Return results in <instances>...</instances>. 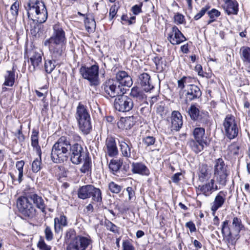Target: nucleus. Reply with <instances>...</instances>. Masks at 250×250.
Masks as SVG:
<instances>
[{
	"label": "nucleus",
	"instance_id": "nucleus-1",
	"mask_svg": "<svg viewBox=\"0 0 250 250\" xmlns=\"http://www.w3.org/2000/svg\"><path fill=\"white\" fill-rule=\"evenodd\" d=\"M69 155L72 163L79 165L89 153L86 146L78 143L72 144L66 137L61 136L52 147L51 160L54 163H62L67 161Z\"/></svg>",
	"mask_w": 250,
	"mask_h": 250
},
{
	"label": "nucleus",
	"instance_id": "nucleus-2",
	"mask_svg": "<svg viewBox=\"0 0 250 250\" xmlns=\"http://www.w3.org/2000/svg\"><path fill=\"white\" fill-rule=\"evenodd\" d=\"M66 42L65 33L62 26L59 23H57L53 26L52 34L44 42L43 44L48 47L49 50L64 54Z\"/></svg>",
	"mask_w": 250,
	"mask_h": 250
},
{
	"label": "nucleus",
	"instance_id": "nucleus-3",
	"mask_svg": "<svg viewBox=\"0 0 250 250\" xmlns=\"http://www.w3.org/2000/svg\"><path fill=\"white\" fill-rule=\"evenodd\" d=\"M65 242L67 245L66 250H86L92 246V240L88 235H77L73 229H69L65 235Z\"/></svg>",
	"mask_w": 250,
	"mask_h": 250
},
{
	"label": "nucleus",
	"instance_id": "nucleus-4",
	"mask_svg": "<svg viewBox=\"0 0 250 250\" xmlns=\"http://www.w3.org/2000/svg\"><path fill=\"white\" fill-rule=\"evenodd\" d=\"M243 228L241 220H226L223 222L222 232L223 239L228 245L235 244L237 236Z\"/></svg>",
	"mask_w": 250,
	"mask_h": 250
},
{
	"label": "nucleus",
	"instance_id": "nucleus-5",
	"mask_svg": "<svg viewBox=\"0 0 250 250\" xmlns=\"http://www.w3.org/2000/svg\"><path fill=\"white\" fill-rule=\"evenodd\" d=\"M75 118L79 130L84 135L89 134L92 129L90 115L87 107L79 103L76 108Z\"/></svg>",
	"mask_w": 250,
	"mask_h": 250
},
{
	"label": "nucleus",
	"instance_id": "nucleus-6",
	"mask_svg": "<svg viewBox=\"0 0 250 250\" xmlns=\"http://www.w3.org/2000/svg\"><path fill=\"white\" fill-rule=\"evenodd\" d=\"M213 164V179L220 187H225L227 185L229 175L228 167L222 158L215 159Z\"/></svg>",
	"mask_w": 250,
	"mask_h": 250
},
{
	"label": "nucleus",
	"instance_id": "nucleus-7",
	"mask_svg": "<svg viewBox=\"0 0 250 250\" xmlns=\"http://www.w3.org/2000/svg\"><path fill=\"white\" fill-rule=\"evenodd\" d=\"M188 115L190 119L199 126H208L210 125L208 113L204 110H200L195 104H191L188 109Z\"/></svg>",
	"mask_w": 250,
	"mask_h": 250
},
{
	"label": "nucleus",
	"instance_id": "nucleus-8",
	"mask_svg": "<svg viewBox=\"0 0 250 250\" xmlns=\"http://www.w3.org/2000/svg\"><path fill=\"white\" fill-rule=\"evenodd\" d=\"M102 95L109 99L118 96L120 94H124L126 89L117 85V82L114 79H109L103 83L101 86Z\"/></svg>",
	"mask_w": 250,
	"mask_h": 250
},
{
	"label": "nucleus",
	"instance_id": "nucleus-9",
	"mask_svg": "<svg viewBox=\"0 0 250 250\" xmlns=\"http://www.w3.org/2000/svg\"><path fill=\"white\" fill-rule=\"evenodd\" d=\"M79 72L82 77L89 82L91 86H97L100 84L99 66L97 63L90 67L83 65L80 67Z\"/></svg>",
	"mask_w": 250,
	"mask_h": 250
},
{
	"label": "nucleus",
	"instance_id": "nucleus-10",
	"mask_svg": "<svg viewBox=\"0 0 250 250\" xmlns=\"http://www.w3.org/2000/svg\"><path fill=\"white\" fill-rule=\"evenodd\" d=\"M17 206L19 212L24 216L32 218L36 213V209L26 196L18 198Z\"/></svg>",
	"mask_w": 250,
	"mask_h": 250
},
{
	"label": "nucleus",
	"instance_id": "nucleus-11",
	"mask_svg": "<svg viewBox=\"0 0 250 250\" xmlns=\"http://www.w3.org/2000/svg\"><path fill=\"white\" fill-rule=\"evenodd\" d=\"M226 136L229 140L235 138L238 134V127L235 118L231 115H227L223 122Z\"/></svg>",
	"mask_w": 250,
	"mask_h": 250
},
{
	"label": "nucleus",
	"instance_id": "nucleus-12",
	"mask_svg": "<svg viewBox=\"0 0 250 250\" xmlns=\"http://www.w3.org/2000/svg\"><path fill=\"white\" fill-rule=\"evenodd\" d=\"M51 59L45 60L44 66L45 72L50 74L56 66L60 67L63 63L64 54L52 50H49Z\"/></svg>",
	"mask_w": 250,
	"mask_h": 250
},
{
	"label": "nucleus",
	"instance_id": "nucleus-13",
	"mask_svg": "<svg viewBox=\"0 0 250 250\" xmlns=\"http://www.w3.org/2000/svg\"><path fill=\"white\" fill-rule=\"evenodd\" d=\"M114 106L120 112H128L132 109L134 103L131 98L122 93L115 98Z\"/></svg>",
	"mask_w": 250,
	"mask_h": 250
},
{
	"label": "nucleus",
	"instance_id": "nucleus-14",
	"mask_svg": "<svg viewBox=\"0 0 250 250\" xmlns=\"http://www.w3.org/2000/svg\"><path fill=\"white\" fill-rule=\"evenodd\" d=\"M185 102L188 103L200 99L202 94L200 88L197 85L189 84L184 90Z\"/></svg>",
	"mask_w": 250,
	"mask_h": 250
},
{
	"label": "nucleus",
	"instance_id": "nucleus-15",
	"mask_svg": "<svg viewBox=\"0 0 250 250\" xmlns=\"http://www.w3.org/2000/svg\"><path fill=\"white\" fill-rule=\"evenodd\" d=\"M215 182H216L215 180L212 179L209 182L203 185H199L198 187V190L201 193H198V196L204 195L206 197H209L213 191L224 188L220 187V186L218 187L217 185H215Z\"/></svg>",
	"mask_w": 250,
	"mask_h": 250
},
{
	"label": "nucleus",
	"instance_id": "nucleus-16",
	"mask_svg": "<svg viewBox=\"0 0 250 250\" xmlns=\"http://www.w3.org/2000/svg\"><path fill=\"white\" fill-rule=\"evenodd\" d=\"M167 39L173 45L180 44L187 40L176 26L172 27V31L168 34Z\"/></svg>",
	"mask_w": 250,
	"mask_h": 250
},
{
	"label": "nucleus",
	"instance_id": "nucleus-17",
	"mask_svg": "<svg viewBox=\"0 0 250 250\" xmlns=\"http://www.w3.org/2000/svg\"><path fill=\"white\" fill-rule=\"evenodd\" d=\"M115 81L117 84L122 87L123 86L130 87L133 84L132 78L125 71H119L116 74Z\"/></svg>",
	"mask_w": 250,
	"mask_h": 250
},
{
	"label": "nucleus",
	"instance_id": "nucleus-18",
	"mask_svg": "<svg viewBox=\"0 0 250 250\" xmlns=\"http://www.w3.org/2000/svg\"><path fill=\"white\" fill-rule=\"evenodd\" d=\"M227 194L228 192L227 191L221 190L216 195L214 201L211 204V210L213 213L223 206L225 202Z\"/></svg>",
	"mask_w": 250,
	"mask_h": 250
},
{
	"label": "nucleus",
	"instance_id": "nucleus-19",
	"mask_svg": "<svg viewBox=\"0 0 250 250\" xmlns=\"http://www.w3.org/2000/svg\"><path fill=\"white\" fill-rule=\"evenodd\" d=\"M44 6L45 5L42 0H29L25 6L28 18H30L31 14H33L34 12H39V9Z\"/></svg>",
	"mask_w": 250,
	"mask_h": 250
},
{
	"label": "nucleus",
	"instance_id": "nucleus-20",
	"mask_svg": "<svg viewBox=\"0 0 250 250\" xmlns=\"http://www.w3.org/2000/svg\"><path fill=\"white\" fill-rule=\"evenodd\" d=\"M139 81L142 88L146 92H150L154 88L150 76L146 73H143L139 76Z\"/></svg>",
	"mask_w": 250,
	"mask_h": 250
},
{
	"label": "nucleus",
	"instance_id": "nucleus-21",
	"mask_svg": "<svg viewBox=\"0 0 250 250\" xmlns=\"http://www.w3.org/2000/svg\"><path fill=\"white\" fill-rule=\"evenodd\" d=\"M26 195L31 202L32 201L37 208L41 209L42 212L45 213L46 205L43 199L41 196L36 193H30Z\"/></svg>",
	"mask_w": 250,
	"mask_h": 250
},
{
	"label": "nucleus",
	"instance_id": "nucleus-22",
	"mask_svg": "<svg viewBox=\"0 0 250 250\" xmlns=\"http://www.w3.org/2000/svg\"><path fill=\"white\" fill-rule=\"evenodd\" d=\"M240 56L246 70L250 73V47L245 46L241 47Z\"/></svg>",
	"mask_w": 250,
	"mask_h": 250
},
{
	"label": "nucleus",
	"instance_id": "nucleus-23",
	"mask_svg": "<svg viewBox=\"0 0 250 250\" xmlns=\"http://www.w3.org/2000/svg\"><path fill=\"white\" fill-rule=\"evenodd\" d=\"M24 58H27L28 60H30L31 65L29 66V69L31 71H34L37 69L42 62V56L40 53L33 52V54L29 58L27 54L25 53L24 54Z\"/></svg>",
	"mask_w": 250,
	"mask_h": 250
},
{
	"label": "nucleus",
	"instance_id": "nucleus-24",
	"mask_svg": "<svg viewBox=\"0 0 250 250\" xmlns=\"http://www.w3.org/2000/svg\"><path fill=\"white\" fill-rule=\"evenodd\" d=\"M107 153L109 157H114L118 154V150L115 138L108 137L105 141Z\"/></svg>",
	"mask_w": 250,
	"mask_h": 250
},
{
	"label": "nucleus",
	"instance_id": "nucleus-25",
	"mask_svg": "<svg viewBox=\"0 0 250 250\" xmlns=\"http://www.w3.org/2000/svg\"><path fill=\"white\" fill-rule=\"evenodd\" d=\"M131 167V171L133 173L146 176L150 174V171L148 167L142 162H133Z\"/></svg>",
	"mask_w": 250,
	"mask_h": 250
},
{
	"label": "nucleus",
	"instance_id": "nucleus-26",
	"mask_svg": "<svg viewBox=\"0 0 250 250\" xmlns=\"http://www.w3.org/2000/svg\"><path fill=\"white\" fill-rule=\"evenodd\" d=\"M224 9L228 15H237L238 12V3L235 0H226Z\"/></svg>",
	"mask_w": 250,
	"mask_h": 250
},
{
	"label": "nucleus",
	"instance_id": "nucleus-27",
	"mask_svg": "<svg viewBox=\"0 0 250 250\" xmlns=\"http://www.w3.org/2000/svg\"><path fill=\"white\" fill-rule=\"evenodd\" d=\"M171 124L173 129L178 131L183 125L182 116L178 111H173L171 113Z\"/></svg>",
	"mask_w": 250,
	"mask_h": 250
},
{
	"label": "nucleus",
	"instance_id": "nucleus-28",
	"mask_svg": "<svg viewBox=\"0 0 250 250\" xmlns=\"http://www.w3.org/2000/svg\"><path fill=\"white\" fill-rule=\"evenodd\" d=\"M126 141L125 142V140L119 141V146L123 156L126 158H130L132 146L129 140Z\"/></svg>",
	"mask_w": 250,
	"mask_h": 250
},
{
	"label": "nucleus",
	"instance_id": "nucleus-29",
	"mask_svg": "<svg viewBox=\"0 0 250 250\" xmlns=\"http://www.w3.org/2000/svg\"><path fill=\"white\" fill-rule=\"evenodd\" d=\"M211 176V173L207 164H202L199 168V180L202 183L207 181Z\"/></svg>",
	"mask_w": 250,
	"mask_h": 250
},
{
	"label": "nucleus",
	"instance_id": "nucleus-30",
	"mask_svg": "<svg viewBox=\"0 0 250 250\" xmlns=\"http://www.w3.org/2000/svg\"><path fill=\"white\" fill-rule=\"evenodd\" d=\"M93 186L86 185L80 187L77 190L78 198L82 200L89 198Z\"/></svg>",
	"mask_w": 250,
	"mask_h": 250
},
{
	"label": "nucleus",
	"instance_id": "nucleus-31",
	"mask_svg": "<svg viewBox=\"0 0 250 250\" xmlns=\"http://www.w3.org/2000/svg\"><path fill=\"white\" fill-rule=\"evenodd\" d=\"M188 144L191 150L196 154L202 151L204 149L205 146L208 145V142L193 139L189 141Z\"/></svg>",
	"mask_w": 250,
	"mask_h": 250
},
{
	"label": "nucleus",
	"instance_id": "nucleus-32",
	"mask_svg": "<svg viewBox=\"0 0 250 250\" xmlns=\"http://www.w3.org/2000/svg\"><path fill=\"white\" fill-rule=\"evenodd\" d=\"M205 127H197L193 129L194 140L207 142V137L205 136Z\"/></svg>",
	"mask_w": 250,
	"mask_h": 250
},
{
	"label": "nucleus",
	"instance_id": "nucleus-33",
	"mask_svg": "<svg viewBox=\"0 0 250 250\" xmlns=\"http://www.w3.org/2000/svg\"><path fill=\"white\" fill-rule=\"evenodd\" d=\"M35 13L37 15L36 19H32L33 22H37L42 24L46 21L48 18V12L46 6L39 9V12H37V11H36Z\"/></svg>",
	"mask_w": 250,
	"mask_h": 250
},
{
	"label": "nucleus",
	"instance_id": "nucleus-34",
	"mask_svg": "<svg viewBox=\"0 0 250 250\" xmlns=\"http://www.w3.org/2000/svg\"><path fill=\"white\" fill-rule=\"evenodd\" d=\"M92 198L93 202L101 203L102 202L103 197L101 189L93 186L90 198Z\"/></svg>",
	"mask_w": 250,
	"mask_h": 250
},
{
	"label": "nucleus",
	"instance_id": "nucleus-35",
	"mask_svg": "<svg viewBox=\"0 0 250 250\" xmlns=\"http://www.w3.org/2000/svg\"><path fill=\"white\" fill-rule=\"evenodd\" d=\"M84 23L87 32H90L95 31L96 25L95 19L92 15H91L90 18L86 16L84 19Z\"/></svg>",
	"mask_w": 250,
	"mask_h": 250
},
{
	"label": "nucleus",
	"instance_id": "nucleus-36",
	"mask_svg": "<svg viewBox=\"0 0 250 250\" xmlns=\"http://www.w3.org/2000/svg\"><path fill=\"white\" fill-rule=\"evenodd\" d=\"M7 75H5L3 84L6 86H12L15 83V74L14 67L12 71H7Z\"/></svg>",
	"mask_w": 250,
	"mask_h": 250
},
{
	"label": "nucleus",
	"instance_id": "nucleus-37",
	"mask_svg": "<svg viewBox=\"0 0 250 250\" xmlns=\"http://www.w3.org/2000/svg\"><path fill=\"white\" fill-rule=\"evenodd\" d=\"M123 165V161L120 160L112 159L109 164V168L113 174L117 172Z\"/></svg>",
	"mask_w": 250,
	"mask_h": 250
},
{
	"label": "nucleus",
	"instance_id": "nucleus-38",
	"mask_svg": "<svg viewBox=\"0 0 250 250\" xmlns=\"http://www.w3.org/2000/svg\"><path fill=\"white\" fill-rule=\"evenodd\" d=\"M84 163L80 169L81 172L85 173L91 169V162L89 155L83 159Z\"/></svg>",
	"mask_w": 250,
	"mask_h": 250
},
{
	"label": "nucleus",
	"instance_id": "nucleus-39",
	"mask_svg": "<svg viewBox=\"0 0 250 250\" xmlns=\"http://www.w3.org/2000/svg\"><path fill=\"white\" fill-rule=\"evenodd\" d=\"M34 26L31 25V28L30 29L31 34L35 37H37L38 36L39 37L42 33L41 29L42 27V24L38 23L37 22H34Z\"/></svg>",
	"mask_w": 250,
	"mask_h": 250
},
{
	"label": "nucleus",
	"instance_id": "nucleus-40",
	"mask_svg": "<svg viewBox=\"0 0 250 250\" xmlns=\"http://www.w3.org/2000/svg\"><path fill=\"white\" fill-rule=\"evenodd\" d=\"M24 162L22 160L18 161L16 164V167L19 172L18 179L19 184H20L22 181L23 168L24 166Z\"/></svg>",
	"mask_w": 250,
	"mask_h": 250
},
{
	"label": "nucleus",
	"instance_id": "nucleus-41",
	"mask_svg": "<svg viewBox=\"0 0 250 250\" xmlns=\"http://www.w3.org/2000/svg\"><path fill=\"white\" fill-rule=\"evenodd\" d=\"M19 2L15 1L11 6L10 11L11 14L10 20L16 19L19 13Z\"/></svg>",
	"mask_w": 250,
	"mask_h": 250
},
{
	"label": "nucleus",
	"instance_id": "nucleus-42",
	"mask_svg": "<svg viewBox=\"0 0 250 250\" xmlns=\"http://www.w3.org/2000/svg\"><path fill=\"white\" fill-rule=\"evenodd\" d=\"M191 79L190 77L183 76L181 79L179 80L177 82L178 87L180 90H184L186 88V85H188L189 83V80Z\"/></svg>",
	"mask_w": 250,
	"mask_h": 250
},
{
	"label": "nucleus",
	"instance_id": "nucleus-43",
	"mask_svg": "<svg viewBox=\"0 0 250 250\" xmlns=\"http://www.w3.org/2000/svg\"><path fill=\"white\" fill-rule=\"evenodd\" d=\"M42 158L35 159L32 164V170L33 172L37 173L41 169Z\"/></svg>",
	"mask_w": 250,
	"mask_h": 250
},
{
	"label": "nucleus",
	"instance_id": "nucleus-44",
	"mask_svg": "<svg viewBox=\"0 0 250 250\" xmlns=\"http://www.w3.org/2000/svg\"><path fill=\"white\" fill-rule=\"evenodd\" d=\"M122 123H124V125L123 126H122L121 128L126 130L130 129L134 125L133 122L132 121L130 117L125 119L124 122L122 120L120 124H122ZM119 127H120L119 125Z\"/></svg>",
	"mask_w": 250,
	"mask_h": 250
},
{
	"label": "nucleus",
	"instance_id": "nucleus-45",
	"mask_svg": "<svg viewBox=\"0 0 250 250\" xmlns=\"http://www.w3.org/2000/svg\"><path fill=\"white\" fill-rule=\"evenodd\" d=\"M157 113L162 118H165L169 112L168 108L164 105H159L157 107Z\"/></svg>",
	"mask_w": 250,
	"mask_h": 250
},
{
	"label": "nucleus",
	"instance_id": "nucleus-46",
	"mask_svg": "<svg viewBox=\"0 0 250 250\" xmlns=\"http://www.w3.org/2000/svg\"><path fill=\"white\" fill-rule=\"evenodd\" d=\"M122 187L116 184L114 182H111L108 184V188L110 191L114 193H118L122 190Z\"/></svg>",
	"mask_w": 250,
	"mask_h": 250
},
{
	"label": "nucleus",
	"instance_id": "nucleus-47",
	"mask_svg": "<svg viewBox=\"0 0 250 250\" xmlns=\"http://www.w3.org/2000/svg\"><path fill=\"white\" fill-rule=\"evenodd\" d=\"M210 6L209 4L206 5L205 6L202 7L199 13L196 14L194 17V19L195 21H197L203 17L206 13L210 9Z\"/></svg>",
	"mask_w": 250,
	"mask_h": 250
},
{
	"label": "nucleus",
	"instance_id": "nucleus-48",
	"mask_svg": "<svg viewBox=\"0 0 250 250\" xmlns=\"http://www.w3.org/2000/svg\"><path fill=\"white\" fill-rule=\"evenodd\" d=\"M67 220H54V228L56 232H59L62 227L67 225Z\"/></svg>",
	"mask_w": 250,
	"mask_h": 250
},
{
	"label": "nucleus",
	"instance_id": "nucleus-49",
	"mask_svg": "<svg viewBox=\"0 0 250 250\" xmlns=\"http://www.w3.org/2000/svg\"><path fill=\"white\" fill-rule=\"evenodd\" d=\"M39 134L38 130L33 129L32 135L31 136V145H34L39 144Z\"/></svg>",
	"mask_w": 250,
	"mask_h": 250
},
{
	"label": "nucleus",
	"instance_id": "nucleus-50",
	"mask_svg": "<svg viewBox=\"0 0 250 250\" xmlns=\"http://www.w3.org/2000/svg\"><path fill=\"white\" fill-rule=\"evenodd\" d=\"M142 142L145 146H149L154 144L156 142V138L153 136H148L144 137Z\"/></svg>",
	"mask_w": 250,
	"mask_h": 250
},
{
	"label": "nucleus",
	"instance_id": "nucleus-51",
	"mask_svg": "<svg viewBox=\"0 0 250 250\" xmlns=\"http://www.w3.org/2000/svg\"><path fill=\"white\" fill-rule=\"evenodd\" d=\"M207 14L209 19H216L221 15V12L215 8H212L210 10H208Z\"/></svg>",
	"mask_w": 250,
	"mask_h": 250
},
{
	"label": "nucleus",
	"instance_id": "nucleus-52",
	"mask_svg": "<svg viewBox=\"0 0 250 250\" xmlns=\"http://www.w3.org/2000/svg\"><path fill=\"white\" fill-rule=\"evenodd\" d=\"M38 247L41 250H51V246L47 245L44 242V240L40 238L37 244Z\"/></svg>",
	"mask_w": 250,
	"mask_h": 250
},
{
	"label": "nucleus",
	"instance_id": "nucleus-53",
	"mask_svg": "<svg viewBox=\"0 0 250 250\" xmlns=\"http://www.w3.org/2000/svg\"><path fill=\"white\" fill-rule=\"evenodd\" d=\"M105 225L107 229L115 233L118 232V227L109 220H105Z\"/></svg>",
	"mask_w": 250,
	"mask_h": 250
},
{
	"label": "nucleus",
	"instance_id": "nucleus-54",
	"mask_svg": "<svg viewBox=\"0 0 250 250\" xmlns=\"http://www.w3.org/2000/svg\"><path fill=\"white\" fill-rule=\"evenodd\" d=\"M119 8V6L116 3L110 7L109 13L110 20H112L115 17Z\"/></svg>",
	"mask_w": 250,
	"mask_h": 250
},
{
	"label": "nucleus",
	"instance_id": "nucleus-55",
	"mask_svg": "<svg viewBox=\"0 0 250 250\" xmlns=\"http://www.w3.org/2000/svg\"><path fill=\"white\" fill-rule=\"evenodd\" d=\"M143 3L140 4H136L133 6L131 8V11L134 15H137L141 12H142V6Z\"/></svg>",
	"mask_w": 250,
	"mask_h": 250
},
{
	"label": "nucleus",
	"instance_id": "nucleus-56",
	"mask_svg": "<svg viewBox=\"0 0 250 250\" xmlns=\"http://www.w3.org/2000/svg\"><path fill=\"white\" fill-rule=\"evenodd\" d=\"M45 238L47 241H51L53 239V233L51 229L49 227H46L44 231Z\"/></svg>",
	"mask_w": 250,
	"mask_h": 250
},
{
	"label": "nucleus",
	"instance_id": "nucleus-57",
	"mask_svg": "<svg viewBox=\"0 0 250 250\" xmlns=\"http://www.w3.org/2000/svg\"><path fill=\"white\" fill-rule=\"evenodd\" d=\"M174 19L175 22L179 24H182L184 22V21L185 20L184 16L179 13H177L176 14L174 17Z\"/></svg>",
	"mask_w": 250,
	"mask_h": 250
},
{
	"label": "nucleus",
	"instance_id": "nucleus-58",
	"mask_svg": "<svg viewBox=\"0 0 250 250\" xmlns=\"http://www.w3.org/2000/svg\"><path fill=\"white\" fill-rule=\"evenodd\" d=\"M123 247V250H135L133 245L128 241H124Z\"/></svg>",
	"mask_w": 250,
	"mask_h": 250
},
{
	"label": "nucleus",
	"instance_id": "nucleus-59",
	"mask_svg": "<svg viewBox=\"0 0 250 250\" xmlns=\"http://www.w3.org/2000/svg\"><path fill=\"white\" fill-rule=\"evenodd\" d=\"M141 91L137 87H133L131 89L130 96L136 98Z\"/></svg>",
	"mask_w": 250,
	"mask_h": 250
},
{
	"label": "nucleus",
	"instance_id": "nucleus-60",
	"mask_svg": "<svg viewBox=\"0 0 250 250\" xmlns=\"http://www.w3.org/2000/svg\"><path fill=\"white\" fill-rule=\"evenodd\" d=\"M162 59H163L162 57H156L154 58L153 61L156 65L157 69H159L160 67H161V69L163 68V67L162 66Z\"/></svg>",
	"mask_w": 250,
	"mask_h": 250
},
{
	"label": "nucleus",
	"instance_id": "nucleus-61",
	"mask_svg": "<svg viewBox=\"0 0 250 250\" xmlns=\"http://www.w3.org/2000/svg\"><path fill=\"white\" fill-rule=\"evenodd\" d=\"M128 193V199L129 200H132L135 198V191L132 187H128L126 189Z\"/></svg>",
	"mask_w": 250,
	"mask_h": 250
},
{
	"label": "nucleus",
	"instance_id": "nucleus-62",
	"mask_svg": "<svg viewBox=\"0 0 250 250\" xmlns=\"http://www.w3.org/2000/svg\"><path fill=\"white\" fill-rule=\"evenodd\" d=\"M104 214L108 216V217H115L116 216V212L113 209H109L105 208L104 210Z\"/></svg>",
	"mask_w": 250,
	"mask_h": 250
},
{
	"label": "nucleus",
	"instance_id": "nucleus-63",
	"mask_svg": "<svg viewBox=\"0 0 250 250\" xmlns=\"http://www.w3.org/2000/svg\"><path fill=\"white\" fill-rule=\"evenodd\" d=\"M31 146L33 147V149L36 151L37 154L38 155L39 157L42 158V150L40 146H39V144L37 145H31Z\"/></svg>",
	"mask_w": 250,
	"mask_h": 250
},
{
	"label": "nucleus",
	"instance_id": "nucleus-64",
	"mask_svg": "<svg viewBox=\"0 0 250 250\" xmlns=\"http://www.w3.org/2000/svg\"><path fill=\"white\" fill-rule=\"evenodd\" d=\"M121 23L123 25H129V18L127 14H123L121 18Z\"/></svg>",
	"mask_w": 250,
	"mask_h": 250
}]
</instances>
